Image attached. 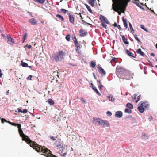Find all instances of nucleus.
<instances>
[{
	"instance_id": "1",
	"label": "nucleus",
	"mask_w": 157,
	"mask_h": 157,
	"mask_svg": "<svg viewBox=\"0 0 157 157\" xmlns=\"http://www.w3.org/2000/svg\"><path fill=\"white\" fill-rule=\"evenodd\" d=\"M21 125L19 124L18 128L19 133L20 136L22 138L23 140L25 141L27 144H29L31 147L35 149L36 151L38 152H42L44 149H46L45 147L40 146L36 142L31 140L28 136L25 135L21 129Z\"/></svg>"
},
{
	"instance_id": "2",
	"label": "nucleus",
	"mask_w": 157,
	"mask_h": 157,
	"mask_svg": "<svg viewBox=\"0 0 157 157\" xmlns=\"http://www.w3.org/2000/svg\"><path fill=\"white\" fill-rule=\"evenodd\" d=\"M130 0H125L116 3L112 4V9L120 15L121 13H124L128 3Z\"/></svg>"
},
{
	"instance_id": "3",
	"label": "nucleus",
	"mask_w": 157,
	"mask_h": 157,
	"mask_svg": "<svg viewBox=\"0 0 157 157\" xmlns=\"http://www.w3.org/2000/svg\"><path fill=\"white\" fill-rule=\"evenodd\" d=\"M93 123L98 126L102 125L104 127H108L110 125L109 123L107 121L95 117L93 118Z\"/></svg>"
},
{
	"instance_id": "4",
	"label": "nucleus",
	"mask_w": 157,
	"mask_h": 157,
	"mask_svg": "<svg viewBox=\"0 0 157 157\" xmlns=\"http://www.w3.org/2000/svg\"><path fill=\"white\" fill-rule=\"evenodd\" d=\"M65 55V52L63 51H61L54 53L53 57L56 61H59L64 59Z\"/></svg>"
},
{
	"instance_id": "5",
	"label": "nucleus",
	"mask_w": 157,
	"mask_h": 157,
	"mask_svg": "<svg viewBox=\"0 0 157 157\" xmlns=\"http://www.w3.org/2000/svg\"><path fill=\"white\" fill-rule=\"evenodd\" d=\"M139 105V106L138 107V109L141 113H143L145 109H147L149 106L147 102L145 101H143L140 102Z\"/></svg>"
},
{
	"instance_id": "6",
	"label": "nucleus",
	"mask_w": 157,
	"mask_h": 157,
	"mask_svg": "<svg viewBox=\"0 0 157 157\" xmlns=\"http://www.w3.org/2000/svg\"><path fill=\"white\" fill-rule=\"evenodd\" d=\"M125 70L124 68L121 67L120 66H118L117 67L116 74L117 76L119 78H122V76L123 74H125Z\"/></svg>"
},
{
	"instance_id": "7",
	"label": "nucleus",
	"mask_w": 157,
	"mask_h": 157,
	"mask_svg": "<svg viewBox=\"0 0 157 157\" xmlns=\"http://www.w3.org/2000/svg\"><path fill=\"white\" fill-rule=\"evenodd\" d=\"M46 149H44L43 152V153H44V155L46 156H49L51 157H57L56 156L53 155L51 153V151L48 150L47 148H45Z\"/></svg>"
},
{
	"instance_id": "8",
	"label": "nucleus",
	"mask_w": 157,
	"mask_h": 157,
	"mask_svg": "<svg viewBox=\"0 0 157 157\" xmlns=\"http://www.w3.org/2000/svg\"><path fill=\"white\" fill-rule=\"evenodd\" d=\"M100 19L102 22H105L107 24H109V22L108 20L105 16L100 15Z\"/></svg>"
},
{
	"instance_id": "9",
	"label": "nucleus",
	"mask_w": 157,
	"mask_h": 157,
	"mask_svg": "<svg viewBox=\"0 0 157 157\" xmlns=\"http://www.w3.org/2000/svg\"><path fill=\"white\" fill-rule=\"evenodd\" d=\"M125 74H123L122 75V78H120L126 80L129 79L130 78V74L126 70L125 71Z\"/></svg>"
},
{
	"instance_id": "10",
	"label": "nucleus",
	"mask_w": 157,
	"mask_h": 157,
	"mask_svg": "<svg viewBox=\"0 0 157 157\" xmlns=\"http://www.w3.org/2000/svg\"><path fill=\"white\" fill-rule=\"evenodd\" d=\"M76 47V51L78 54L80 53V51L82 46V45L79 44L78 42L74 43Z\"/></svg>"
},
{
	"instance_id": "11",
	"label": "nucleus",
	"mask_w": 157,
	"mask_h": 157,
	"mask_svg": "<svg viewBox=\"0 0 157 157\" xmlns=\"http://www.w3.org/2000/svg\"><path fill=\"white\" fill-rule=\"evenodd\" d=\"M38 21L36 19L33 18L29 20V22L33 25H36L37 24Z\"/></svg>"
},
{
	"instance_id": "12",
	"label": "nucleus",
	"mask_w": 157,
	"mask_h": 157,
	"mask_svg": "<svg viewBox=\"0 0 157 157\" xmlns=\"http://www.w3.org/2000/svg\"><path fill=\"white\" fill-rule=\"evenodd\" d=\"M79 32L80 33V36H86L87 33L86 31H84L82 29H80Z\"/></svg>"
},
{
	"instance_id": "13",
	"label": "nucleus",
	"mask_w": 157,
	"mask_h": 157,
	"mask_svg": "<svg viewBox=\"0 0 157 157\" xmlns=\"http://www.w3.org/2000/svg\"><path fill=\"white\" fill-rule=\"evenodd\" d=\"M98 72L101 74L105 75L106 74V72L100 66H98Z\"/></svg>"
},
{
	"instance_id": "14",
	"label": "nucleus",
	"mask_w": 157,
	"mask_h": 157,
	"mask_svg": "<svg viewBox=\"0 0 157 157\" xmlns=\"http://www.w3.org/2000/svg\"><path fill=\"white\" fill-rule=\"evenodd\" d=\"M68 15L70 22L72 24H74L75 18L72 15H71L70 13H68Z\"/></svg>"
},
{
	"instance_id": "15",
	"label": "nucleus",
	"mask_w": 157,
	"mask_h": 157,
	"mask_svg": "<svg viewBox=\"0 0 157 157\" xmlns=\"http://www.w3.org/2000/svg\"><path fill=\"white\" fill-rule=\"evenodd\" d=\"M125 51H126V54L129 56L132 57L133 58H135L136 56H134V54L131 52L129 51L126 49H125Z\"/></svg>"
},
{
	"instance_id": "16",
	"label": "nucleus",
	"mask_w": 157,
	"mask_h": 157,
	"mask_svg": "<svg viewBox=\"0 0 157 157\" xmlns=\"http://www.w3.org/2000/svg\"><path fill=\"white\" fill-rule=\"evenodd\" d=\"M122 116V112L121 111H118L116 112L115 116L118 118H120Z\"/></svg>"
},
{
	"instance_id": "17",
	"label": "nucleus",
	"mask_w": 157,
	"mask_h": 157,
	"mask_svg": "<svg viewBox=\"0 0 157 157\" xmlns=\"http://www.w3.org/2000/svg\"><path fill=\"white\" fill-rule=\"evenodd\" d=\"M21 107H20L17 109L19 113L21 112L23 113H27L28 111L26 109H25L23 111H22L21 110Z\"/></svg>"
},
{
	"instance_id": "18",
	"label": "nucleus",
	"mask_w": 157,
	"mask_h": 157,
	"mask_svg": "<svg viewBox=\"0 0 157 157\" xmlns=\"http://www.w3.org/2000/svg\"><path fill=\"white\" fill-rule=\"evenodd\" d=\"M122 39L123 42L125 44H129L128 42L127 41V39L125 38L124 35L122 36Z\"/></svg>"
},
{
	"instance_id": "19",
	"label": "nucleus",
	"mask_w": 157,
	"mask_h": 157,
	"mask_svg": "<svg viewBox=\"0 0 157 157\" xmlns=\"http://www.w3.org/2000/svg\"><path fill=\"white\" fill-rule=\"evenodd\" d=\"M122 21L124 27L127 28L128 27V25L126 19L122 18Z\"/></svg>"
},
{
	"instance_id": "20",
	"label": "nucleus",
	"mask_w": 157,
	"mask_h": 157,
	"mask_svg": "<svg viewBox=\"0 0 157 157\" xmlns=\"http://www.w3.org/2000/svg\"><path fill=\"white\" fill-rule=\"evenodd\" d=\"M136 52L137 53L140 54L142 56H144V53L142 51L141 49L140 48L136 50Z\"/></svg>"
},
{
	"instance_id": "21",
	"label": "nucleus",
	"mask_w": 157,
	"mask_h": 157,
	"mask_svg": "<svg viewBox=\"0 0 157 157\" xmlns=\"http://www.w3.org/2000/svg\"><path fill=\"white\" fill-rule=\"evenodd\" d=\"M88 3L92 7L94 6L95 0H87Z\"/></svg>"
},
{
	"instance_id": "22",
	"label": "nucleus",
	"mask_w": 157,
	"mask_h": 157,
	"mask_svg": "<svg viewBox=\"0 0 157 157\" xmlns=\"http://www.w3.org/2000/svg\"><path fill=\"white\" fill-rule=\"evenodd\" d=\"M108 97L109 98V101H113L116 100V98H113L112 95H110Z\"/></svg>"
},
{
	"instance_id": "23",
	"label": "nucleus",
	"mask_w": 157,
	"mask_h": 157,
	"mask_svg": "<svg viewBox=\"0 0 157 157\" xmlns=\"http://www.w3.org/2000/svg\"><path fill=\"white\" fill-rule=\"evenodd\" d=\"M56 17L58 18L62 21H63L64 20V18L63 17L60 15L57 14L56 15Z\"/></svg>"
},
{
	"instance_id": "24",
	"label": "nucleus",
	"mask_w": 157,
	"mask_h": 157,
	"mask_svg": "<svg viewBox=\"0 0 157 157\" xmlns=\"http://www.w3.org/2000/svg\"><path fill=\"white\" fill-rule=\"evenodd\" d=\"M33 0L38 3H40V4H43L45 1V0Z\"/></svg>"
},
{
	"instance_id": "25",
	"label": "nucleus",
	"mask_w": 157,
	"mask_h": 157,
	"mask_svg": "<svg viewBox=\"0 0 157 157\" xmlns=\"http://www.w3.org/2000/svg\"><path fill=\"white\" fill-rule=\"evenodd\" d=\"M96 65V62L94 61H92L90 63V67L94 68L95 67Z\"/></svg>"
},
{
	"instance_id": "26",
	"label": "nucleus",
	"mask_w": 157,
	"mask_h": 157,
	"mask_svg": "<svg viewBox=\"0 0 157 157\" xmlns=\"http://www.w3.org/2000/svg\"><path fill=\"white\" fill-rule=\"evenodd\" d=\"M48 104L50 105H53L54 104V102L53 100H52L51 99H49L48 100Z\"/></svg>"
},
{
	"instance_id": "27",
	"label": "nucleus",
	"mask_w": 157,
	"mask_h": 157,
	"mask_svg": "<svg viewBox=\"0 0 157 157\" xmlns=\"http://www.w3.org/2000/svg\"><path fill=\"white\" fill-rule=\"evenodd\" d=\"M126 106L131 109H133V105L131 103H128L126 105Z\"/></svg>"
},
{
	"instance_id": "28",
	"label": "nucleus",
	"mask_w": 157,
	"mask_h": 157,
	"mask_svg": "<svg viewBox=\"0 0 157 157\" xmlns=\"http://www.w3.org/2000/svg\"><path fill=\"white\" fill-rule=\"evenodd\" d=\"M58 136V135H56V136H50V138L51 139L54 141H55L56 140V139L57 138Z\"/></svg>"
},
{
	"instance_id": "29",
	"label": "nucleus",
	"mask_w": 157,
	"mask_h": 157,
	"mask_svg": "<svg viewBox=\"0 0 157 157\" xmlns=\"http://www.w3.org/2000/svg\"><path fill=\"white\" fill-rule=\"evenodd\" d=\"M21 65L23 67H28V64L27 63L21 61Z\"/></svg>"
},
{
	"instance_id": "30",
	"label": "nucleus",
	"mask_w": 157,
	"mask_h": 157,
	"mask_svg": "<svg viewBox=\"0 0 157 157\" xmlns=\"http://www.w3.org/2000/svg\"><path fill=\"white\" fill-rule=\"evenodd\" d=\"M137 35L136 34L134 35V37L135 38L136 40L138 42H139L140 43H141V42L140 41V40L137 37Z\"/></svg>"
},
{
	"instance_id": "31",
	"label": "nucleus",
	"mask_w": 157,
	"mask_h": 157,
	"mask_svg": "<svg viewBox=\"0 0 157 157\" xmlns=\"http://www.w3.org/2000/svg\"><path fill=\"white\" fill-rule=\"evenodd\" d=\"M61 11L64 14H65L66 13L68 12V11L64 9H60Z\"/></svg>"
},
{
	"instance_id": "32",
	"label": "nucleus",
	"mask_w": 157,
	"mask_h": 157,
	"mask_svg": "<svg viewBox=\"0 0 157 157\" xmlns=\"http://www.w3.org/2000/svg\"><path fill=\"white\" fill-rule=\"evenodd\" d=\"M71 36L70 34L67 35L66 36V39L68 41L70 40Z\"/></svg>"
},
{
	"instance_id": "33",
	"label": "nucleus",
	"mask_w": 157,
	"mask_h": 157,
	"mask_svg": "<svg viewBox=\"0 0 157 157\" xmlns=\"http://www.w3.org/2000/svg\"><path fill=\"white\" fill-rule=\"evenodd\" d=\"M72 40H73L74 43L78 42V41L77 40V39L76 38V37L75 35L72 38Z\"/></svg>"
},
{
	"instance_id": "34",
	"label": "nucleus",
	"mask_w": 157,
	"mask_h": 157,
	"mask_svg": "<svg viewBox=\"0 0 157 157\" xmlns=\"http://www.w3.org/2000/svg\"><path fill=\"white\" fill-rule=\"evenodd\" d=\"M1 122L2 123H4V122H6L9 123L10 124V121H7L6 119L4 118H2L1 119Z\"/></svg>"
},
{
	"instance_id": "35",
	"label": "nucleus",
	"mask_w": 157,
	"mask_h": 157,
	"mask_svg": "<svg viewBox=\"0 0 157 157\" xmlns=\"http://www.w3.org/2000/svg\"><path fill=\"white\" fill-rule=\"evenodd\" d=\"M131 110L130 109H129L127 108H126L125 109V112L126 113H131Z\"/></svg>"
},
{
	"instance_id": "36",
	"label": "nucleus",
	"mask_w": 157,
	"mask_h": 157,
	"mask_svg": "<svg viewBox=\"0 0 157 157\" xmlns=\"http://www.w3.org/2000/svg\"><path fill=\"white\" fill-rule=\"evenodd\" d=\"M140 27L142 29H143L144 31H146V32H148V30H147L146 28H144V25H141Z\"/></svg>"
},
{
	"instance_id": "37",
	"label": "nucleus",
	"mask_w": 157,
	"mask_h": 157,
	"mask_svg": "<svg viewBox=\"0 0 157 157\" xmlns=\"http://www.w3.org/2000/svg\"><path fill=\"white\" fill-rule=\"evenodd\" d=\"M141 97V95H139L137 98V100L136 101V103H137L140 100V98Z\"/></svg>"
},
{
	"instance_id": "38",
	"label": "nucleus",
	"mask_w": 157,
	"mask_h": 157,
	"mask_svg": "<svg viewBox=\"0 0 157 157\" xmlns=\"http://www.w3.org/2000/svg\"><path fill=\"white\" fill-rule=\"evenodd\" d=\"M10 124L12 125H13V126H17V128H18V125L20 124H16V123H12V122H10Z\"/></svg>"
},
{
	"instance_id": "39",
	"label": "nucleus",
	"mask_w": 157,
	"mask_h": 157,
	"mask_svg": "<svg viewBox=\"0 0 157 157\" xmlns=\"http://www.w3.org/2000/svg\"><path fill=\"white\" fill-rule=\"evenodd\" d=\"M129 26L130 28V29L131 30V32H132V31H133V32H134L133 29V28L132 25L130 23H129Z\"/></svg>"
},
{
	"instance_id": "40",
	"label": "nucleus",
	"mask_w": 157,
	"mask_h": 157,
	"mask_svg": "<svg viewBox=\"0 0 157 157\" xmlns=\"http://www.w3.org/2000/svg\"><path fill=\"white\" fill-rule=\"evenodd\" d=\"M133 2L137 5L138 7L141 8V6L140 5L139 3L136 1H135L134 2Z\"/></svg>"
},
{
	"instance_id": "41",
	"label": "nucleus",
	"mask_w": 157,
	"mask_h": 157,
	"mask_svg": "<svg viewBox=\"0 0 157 157\" xmlns=\"http://www.w3.org/2000/svg\"><path fill=\"white\" fill-rule=\"evenodd\" d=\"M87 9L89 11V12L90 13H93L92 11L89 6H88V7H87Z\"/></svg>"
},
{
	"instance_id": "42",
	"label": "nucleus",
	"mask_w": 157,
	"mask_h": 157,
	"mask_svg": "<svg viewBox=\"0 0 157 157\" xmlns=\"http://www.w3.org/2000/svg\"><path fill=\"white\" fill-rule=\"evenodd\" d=\"M101 25L104 27L105 29H107V25L103 22H102L101 24Z\"/></svg>"
},
{
	"instance_id": "43",
	"label": "nucleus",
	"mask_w": 157,
	"mask_h": 157,
	"mask_svg": "<svg viewBox=\"0 0 157 157\" xmlns=\"http://www.w3.org/2000/svg\"><path fill=\"white\" fill-rule=\"evenodd\" d=\"M27 34L26 33L25 34V35L24 36H23V43H24V41H25V39H26V38H27Z\"/></svg>"
},
{
	"instance_id": "44",
	"label": "nucleus",
	"mask_w": 157,
	"mask_h": 157,
	"mask_svg": "<svg viewBox=\"0 0 157 157\" xmlns=\"http://www.w3.org/2000/svg\"><path fill=\"white\" fill-rule=\"evenodd\" d=\"M106 113H107V115H108V116H111L112 115L111 113L109 111H107V112Z\"/></svg>"
},
{
	"instance_id": "45",
	"label": "nucleus",
	"mask_w": 157,
	"mask_h": 157,
	"mask_svg": "<svg viewBox=\"0 0 157 157\" xmlns=\"http://www.w3.org/2000/svg\"><path fill=\"white\" fill-rule=\"evenodd\" d=\"M10 42L11 43L10 44H13L14 43V40L11 38H10Z\"/></svg>"
},
{
	"instance_id": "46",
	"label": "nucleus",
	"mask_w": 157,
	"mask_h": 157,
	"mask_svg": "<svg viewBox=\"0 0 157 157\" xmlns=\"http://www.w3.org/2000/svg\"><path fill=\"white\" fill-rule=\"evenodd\" d=\"M27 47L29 49H30L32 48V46L31 45H28L27 44L25 46V47Z\"/></svg>"
},
{
	"instance_id": "47",
	"label": "nucleus",
	"mask_w": 157,
	"mask_h": 157,
	"mask_svg": "<svg viewBox=\"0 0 157 157\" xmlns=\"http://www.w3.org/2000/svg\"><path fill=\"white\" fill-rule=\"evenodd\" d=\"M32 75H29L27 78V79L28 80H31V79H32Z\"/></svg>"
},
{
	"instance_id": "48",
	"label": "nucleus",
	"mask_w": 157,
	"mask_h": 157,
	"mask_svg": "<svg viewBox=\"0 0 157 157\" xmlns=\"http://www.w3.org/2000/svg\"><path fill=\"white\" fill-rule=\"evenodd\" d=\"M112 61H114V62L115 63H117V59L115 58H113L112 60Z\"/></svg>"
},
{
	"instance_id": "49",
	"label": "nucleus",
	"mask_w": 157,
	"mask_h": 157,
	"mask_svg": "<svg viewBox=\"0 0 157 157\" xmlns=\"http://www.w3.org/2000/svg\"><path fill=\"white\" fill-rule=\"evenodd\" d=\"M81 101H82L83 103H85V100L83 98H81Z\"/></svg>"
},
{
	"instance_id": "50",
	"label": "nucleus",
	"mask_w": 157,
	"mask_h": 157,
	"mask_svg": "<svg viewBox=\"0 0 157 157\" xmlns=\"http://www.w3.org/2000/svg\"><path fill=\"white\" fill-rule=\"evenodd\" d=\"M103 87V86L102 85H100L99 86V88L100 90L102 89V88Z\"/></svg>"
},
{
	"instance_id": "51",
	"label": "nucleus",
	"mask_w": 157,
	"mask_h": 157,
	"mask_svg": "<svg viewBox=\"0 0 157 157\" xmlns=\"http://www.w3.org/2000/svg\"><path fill=\"white\" fill-rule=\"evenodd\" d=\"M99 96L101 95V94L98 92V91L97 90L95 92Z\"/></svg>"
},
{
	"instance_id": "52",
	"label": "nucleus",
	"mask_w": 157,
	"mask_h": 157,
	"mask_svg": "<svg viewBox=\"0 0 157 157\" xmlns=\"http://www.w3.org/2000/svg\"><path fill=\"white\" fill-rule=\"evenodd\" d=\"M99 96L101 95V94L98 92V91L97 90L95 92Z\"/></svg>"
},
{
	"instance_id": "53",
	"label": "nucleus",
	"mask_w": 157,
	"mask_h": 157,
	"mask_svg": "<svg viewBox=\"0 0 157 157\" xmlns=\"http://www.w3.org/2000/svg\"><path fill=\"white\" fill-rule=\"evenodd\" d=\"M7 41L8 42L9 40V38H10V35H7Z\"/></svg>"
},
{
	"instance_id": "54",
	"label": "nucleus",
	"mask_w": 157,
	"mask_h": 157,
	"mask_svg": "<svg viewBox=\"0 0 157 157\" xmlns=\"http://www.w3.org/2000/svg\"><path fill=\"white\" fill-rule=\"evenodd\" d=\"M117 27L120 30H121V28L120 27V25H117Z\"/></svg>"
},
{
	"instance_id": "55",
	"label": "nucleus",
	"mask_w": 157,
	"mask_h": 157,
	"mask_svg": "<svg viewBox=\"0 0 157 157\" xmlns=\"http://www.w3.org/2000/svg\"><path fill=\"white\" fill-rule=\"evenodd\" d=\"M61 85H60L59 86H56V87L59 88V89H60L61 88Z\"/></svg>"
},
{
	"instance_id": "56",
	"label": "nucleus",
	"mask_w": 157,
	"mask_h": 157,
	"mask_svg": "<svg viewBox=\"0 0 157 157\" xmlns=\"http://www.w3.org/2000/svg\"><path fill=\"white\" fill-rule=\"evenodd\" d=\"M2 74L1 73V70L0 69V77H1L2 76Z\"/></svg>"
},
{
	"instance_id": "57",
	"label": "nucleus",
	"mask_w": 157,
	"mask_h": 157,
	"mask_svg": "<svg viewBox=\"0 0 157 157\" xmlns=\"http://www.w3.org/2000/svg\"><path fill=\"white\" fill-rule=\"evenodd\" d=\"M117 25H117V24L116 22H115L114 24L113 25L115 27H117Z\"/></svg>"
},
{
	"instance_id": "58",
	"label": "nucleus",
	"mask_w": 157,
	"mask_h": 157,
	"mask_svg": "<svg viewBox=\"0 0 157 157\" xmlns=\"http://www.w3.org/2000/svg\"><path fill=\"white\" fill-rule=\"evenodd\" d=\"M91 87L93 89V88H95V87H94V85L92 83H91Z\"/></svg>"
},
{
	"instance_id": "59",
	"label": "nucleus",
	"mask_w": 157,
	"mask_h": 157,
	"mask_svg": "<svg viewBox=\"0 0 157 157\" xmlns=\"http://www.w3.org/2000/svg\"><path fill=\"white\" fill-rule=\"evenodd\" d=\"M93 90H94V91L95 92L97 90V89H96V87L95 88H93Z\"/></svg>"
},
{
	"instance_id": "60",
	"label": "nucleus",
	"mask_w": 157,
	"mask_h": 157,
	"mask_svg": "<svg viewBox=\"0 0 157 157\" xmlns=\"http://www.w3.org/2000/svg\"><path fill=\"white\" fill-rule=\"evenodd\" d=\"M150 10H151L152 12H153L154 13V14H155V13L154 12V10H152L151 9H150Z\"/></svg>"
},
{
	"instance_id": "61",
	"label": "nucleus",
	"mask_w": 157,
	"mask_h": 157,
	"mask_svg": "<svg viewBox=\"0 0 157 157\" xmlns=\"http://www.w3.org/2000/svg\"><path fill=\"white\" fill-rule=\"evenodd\" d=\"M134 99H136V96H137V95L134 94Z\"/></svg>"
},
{
	"instance_id": "62",
	"label": "nucleus",
	"mask_w": 157,
	"mask_h": 157,
	"mask_svg": "<svg viewBox=\"0 0 157 157\" xmlns=\"http://www.w3.org/2000/svg\"><path fill=\"white\" fill-rule=\"evenodd\" d=\"M151 56H155V54L154 53H151Z\"/></svg>"
},
{
	"instance_id": "63",
	"label": "nucleus",
	"mask_w": 157,
	"mask_h": 157,
	"mask_svg": "<svg viewBox=\"0 0 157 157\" xmlns=\"http://www.w3.org/2000/svg\"><path fill=\"white\" fill-rule=\"evenodd\" d=\"M9 93V90H8V91L6 92V94L7 95H8Z\"/></svg>"
},
{
	"instance_id": "64",
	"label": "nucleus",
	"mask_w": 157,
	"mask_h": 157,
	"mask_svg": "<svg viewBox=\"0 0 157 157\" xmlns=\"http://www.w3.org/2000/svg\"><path fill=\"white\" fill-rule=\"evenodd\" d=\"M2 36L4 37V38H5V35H4V34H2Z\"/></svg>"
}]
</instances>
